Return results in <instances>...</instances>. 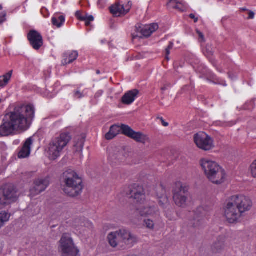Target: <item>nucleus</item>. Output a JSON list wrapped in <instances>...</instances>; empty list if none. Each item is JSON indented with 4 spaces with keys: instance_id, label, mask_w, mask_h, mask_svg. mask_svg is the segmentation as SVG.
I'll use <instances>...</instances> for the list:
<instances>
[{
    "instance_id": "obj_32",
    "label": "nucleus",
    "mask_w": 256,
    "mask_h": 256,
    "mask_svg": "<svg viewBox=\"0 0 256 256\" xmlns=\"http://www.w3.org/2000/svg\"><path fill=\"white\" fill-rule=\"evenodd\" d=\"M78 141L74 145L76 150L77 152H82L84 148V137H80L78 138Z\"/></svg>"
},
{
    "instance_id": "obj_30",
    "label": "nucleus",
    "mask_w": 256,
    "mask_h": 256,
    "mask_svg": "<svg viewBox=\"0 0 256 256\" xmlns=\"http://www.w3.org/2000/svg\"><path fill=\"white\" fill-rule=\"evenodd\" d=\"M10 216V214L6 211L0 212V230L9 220Z\"/></svg>"
},
{
    "instance_id": "obj_15",
    "label": "nucleus",
    "mask_w": 256,
    "mask_h": 256,
    "mask_svg": "<svg viewBox=\"0 0 256 256\" xmlns=\"http://www.w3.org/2000/svg\"><path fill=\"white\" fill-rule=\"evenodd\" d=\"M200 164L206 178L221 167L216 162L207 158L201 160Z\"/></svg>"
},
{
    "instance_id": "obj_55",
    "label": "nucleus",
    "mask_w": 256,
    "mask_h": 256,
    "mask_svg": "<svg viewBox=\"0 0 256 256\" xmlns=\"http://www.w3.org/2000/svg\"><path fill=\"white\" fill-rule=\"evenodd\" d=\"M104 41L103 40H102V43H104Z\"/></svg>"
},
{
    "instance_id": "obj_45",
    "label": "nucleus",
    "mask_w": 256,
    "mask_h": 256,
    "mask_svg": "<svg viewBox=\"0 0 256 256\" xmlns=\"http://www.w3.org/2000/svg\"><path fill=\"white\" fill-rule=\"evenodd\" d=\"M196 33L198 35L200 40L201 42H204V36L203 34L198 30H196Z\"/></svg>"
},
{
    "instance_id": "obj_43",
    "label": "nucleus",
    "mask_w": 256,
    "mask_h": 256,
    "mask_svg": "<svg viewBox=\"0 0 256 256\" xmlns=\"http://www.w3.org/2000/svg\"><path fill=\"white\" fill-rule=\"evenodd\" d=\"M84 13H82V12L80 11H77L76 12V16L77 18L78 19L81 20H84L83 18V16Z\"/></svg>"
},
{
    "instance_id": "obj_5",
    "label": "nucleus",
    "mask_w": 256,
    "mask_h": 256,
    "mask_svg": "<svg viewBox=\"0 0 256 256\" xmlns=\"http://www.w3.org/2000/svg\"><path fill=\"white\" fill-rule=\"evenodd\" d=\"M58 250L62 256H80V250L70 234H63L60 241Z\"/></svg>"
},
{
    "instance_id": "obj_46",
    "label": "nucleus",
    "mask_w": 256,
    "mask_h": 256,
    "mask_svg": "<svg viewBox=\"0 0 256 256\" xmlns=\"http://www.w3.org/2000/svg\"><path fill=\"white\" fill-rule=\"evenodd\" d=\"M254 13L252 11L248 10V17L246 18L248 20L254 19Z\"/></svg>"
},
{
    "instance_id": "obj_40",
    "label": "nucleus",
    "mask_w": 256,
    "mask_h": 256,
    "mask_svg": "<svg viewBox=\"0 0 256 256\" xmlns=\"http://www.w3.org/2000/svg\"><path fill=\"white\" fill-rule=\"evenodd\" d=\"M165 214L166 216L170 220H172L174 219V217L172 216V212L171 210H170L168 208V210H165Z\"/></svg>"
},
{
    "instance_id": "obj_11",
    "label": "nucleus",
    "mask_w": 256,
    "mask_h": 256,
    "mask_svg": "<svg viewBox=\"0 0 256 256\" xmlns=\"http://www.w3.org/2000/svg\"><path fill=\"white\" fill-rule=\"evenodd\" d=\"M118 231L122 246H126L130 248L138 242L136 236L132 234L130 230L122 228L118 230Z\"/></svg>"
},
{
    "instance_id": "obj_39",
    "label": "nucleus",
    "mask_w": 256,
    "mask_h": 256,
    "mask_svg": "<svg viewBox=\"0 0 256 256\" xmlns=\"http://www.w3.org/2000/svg\"><path fill=\"white\" fill-rule=\"evenodd\" d=\"M178 2L176 0H170L168 3V6L170 8L175 9L176 7L177 6Z\"/></svg>"
},
{
    "instance_id": "obj_37",
    "label": "nucleus",
    "mask_w": 256,
    "mask_h": 256,
    "mask_svg": "<svg viewBox=\"0 0 256 256\" xmlns=\"http://www.w3.org/2000/svg\"><path fill=\"white\" fill-rule=\"evenodd\" d=\"M74 96L75 98L80 99L84 96V91L80 92L79 90H75L74 92Z\"/></svg>"
},
{
    "instance_id": "obj_4",
    "label": "nucleus",
    "mask_w": 256,
    "mask_h": 256,
    "mask_svg": "<svg viewBox=\"0 0 256 256\" xmlns=\"http://www.w3.org/2000/svg\"><path fill=\"white\" fill-rule=\"evenodd\" d=\"M71 140L72 136L68 132L62 133L52 139L48 144L46 151L49 159L54 160L60 157Z\"/></svg>"
},
{
    "instance_id": "obj_13",
    "label": "nucleus",
    "mask_w": 256,
    "mask_h": 256,
    "mask_svg": "<svg viewBox=\"0 0 256 256\" xmlns=\"http://www.w3.org/2000/svg\"><path fill=\"white\" fill-rule=\"evenodd\" d=\"M50 182L48 178H39L34 182L33 186L30 189V195L33 197L45 190L49 186Z\"/></svg>"
},
{
    "instance_id": "obj_22",
    "label": "nucleus",
    "mask_w": 256,
    "mask_h": 256,
    "mask_svg": "<svg viewBox=\"0 0 256 256\" xmlns=\"http://www.w3.org/2000/svg\"><path fill=\"white\" fill-rule=\"evenodd\" d=\"M252 206V202L250 196L245 194L241 196V214L250 211Z\"/></svg>"
},
{
    "instance_id": "obj_47",
    "label": "nucleus",
    "mask_w": 256,
    "mask_h": 256,
    "mask_svg": "<svg viewBox=\"0 0 256 256\" xmlns=\"http://www.w3.org/2000/svg\"><path fill=\"white\" fill-rule=\"evenodd\" d=\"M190 18L194 20V22L198 21V18H196L194 14H190L189 16Z\"/></svg>"
},
{
    "instance_id": "obj_31",
    "label": "nucleus",
    "mask_w": 256,
    "mask_h": 256,
    "mask_svg": "<svg viewBox=\"0 0 256 256\" xmlns=\"http://www.w3.org/2000/svg\"><path fill=\"white\" fill-rule=\"evenodd\" d=\"M204 54L207 58L210 59V60L212 64L215 66V62L213 60L211 59V57L213 55V51L212 50V48L210 46H206L204 50Z\"/></svg>"
},
{
    "instance_id": "obj_27",
    "label": "nucleus",
    "mask_w": 256,
    "mask_h": 256,
    "mask_svg": "<svg viewBox=\"0 0 256 256\" xmlns=\"http://www.w3.org/2000/svg\"><path fill=\"white\" fill-rule=\"evenodd\" d=\"M120 132V126L118 125L112 126L109 132L105 135L106 140H110L116 137Z\"/></svg>"
},
{
    "instance_id": "obj_10",
    "label": "nucleus",
    "mask_w": 256,
    "mask_h": 256,
    "mask_svg": "<svg viewBox=\"0 0 256 256\" xmlns=\"http://www.w3.org/2000/svg\"><path fill=\"white\" fill-rule=\"evenodd\" d=\"M120 126V131L123 134L134 140L136 142L145 144L149 142V138L146 135L142 132L134 131L128 126L122 124Z\"/></svg>"
},
{
    "instance_id": "obj_28",
    "label": "nucleus",
    "mask_w": 256,
    "mask_h": 256,
    "mask_svg": "<svg viewBox=\"0 0 256 256\" xmlns=\"http://www.w3.org/2000/svg\"><path fill=\"white\" fill-rule=\"evenodd\" d=\"M12 70H10L5 74L0 76V87L5 86L11 78Z\"/></svg>"
},
{
    "instance_id": "obj_42",
    "label": "nucleus",
    "mask_w": 256,
    "mask_h": 256,
    "mask_svg": "<svg viewBox=\"0 0 256 256\" xmlns=\"http://www.w3.org/2000/svg\"><path fill=\"white\" fill-rule=\"evenodd\" d=\"M6 12L0 13V24L6 20Z\"/></svg>"
},
{
    "instance_id": "obj_7",
    "label": "nucleus",
    "mask_w": 256,
    "mask_h": 256,
    "mask_svg": "<svg viewBox=\"0 0 256 256\" xmlns=\"http://www.w3.org/2000/svg\"><path fill=\"white\" fill-rule=\"evenodd\" d=\"M172 194L174 201L177 206L186 207L189 195L187 186H183L180 182H176L172 190Z\"/></svg>"
},
{
    "instance_id": "obj_19",
    "label": "nucleus",
    "mask_w": 256,
    "mask_h": 256,
    "mask_svg": "<svg viewBox=\"0 0 256 256\" xmlns=\"http://www.w3.org/2000/svg\"><path fill=\"white\" fill-rule=\"evenodd\" d=\"M225 242L226 237L223 236H219L212 246V252L214 254L221 252L226 247Z\"/></svg>"
},
{
    "instance_id": "obj_36",
    "label": "nucleus",
    "mask_w": 256,
    "mask_h": 256,
    "mask_svg": "<svg viewBox=\"0 0 256 256\" xmlns=\"http://www.w3.org/2000/svg\"><path fill=\"white\" fill-rule=\"evenodd\" d=\"M197 70L199 72L202 73L203 75H206L210 73L209 70L206 67L204 66L202 64L200 65V68H198Z\"/></svg>"
},
{
    "instance_id": "obj_29",
    "label": "nucleus",
    "mask_w": 256,
    "mask_h": 256,
    "mask_svg": "<svg viewBox=\"0 0 256 256\" xmlns=\"http://www.w3.org/2000/svg\"><path fill=\"white\" fill-rule=\"evenodd\" d=\"M86 224H87L88 226H92V224L89 222L88 221L84 222H82L80 220H76L73 226L77 231L80 230V232H81V231L84 230L83 228V227L86 226Z\"/></svg>"
},
{
    "instance_id": "obj_49",
    "label": "nucleus",
    "mask_w": 256,
    "mask_h": 256,
    "mask_svg": "<svg viewBox=\"0 0 256 256\" xmlns=\"http://www.w3.org/2000/svg\"><path fill=\"white\" fill-rule=\"evenodd\" d=\"M160 120L162 122V124L164 126H168V123L167 122H166L164 118H160Z\"/></svg>"
},
{
    "instance_id": "obj_50",
    "label": "nucleus",
    "mask_w": 256,
    "mask_h": 256,
    "mask_svg": "<svg viewBox=\"0 0 256 256\" xmlns=\"http://www.w3.org/2000/svg\"><path fill=\"white\" fill-rule=\"evenodd\" d=\"M90 16V15H88L87 14L84 13L83 16H84L83 18H84V20H82L81 21H84V20H88V18H89Z\"/></svg>"
},
{
    "instance_id": "obj_54",
    "label": "nucleus",
    "mask_w": 256,
    "mask_h": 256,
    "mask_svg": "<svg viewBox=\"0 0 256 256\" xmlns=\"http://www.w3.org/2000/svg\"><path fill=\"white\" fill-rule=\"evenodd\" d=\"M2 4H0V10H2Z\"/></svg>"
},
{
    "instance_id": "obj_34",
    "label": "nucleus",
    "mask_w": 256,
    "mask_h": 256,
    "mask_svg": "<svg viewBox=\"0 0 256 256\" xmlns=\"http://www.w3.org/2000/svg\"><path fill=\"white\" fill-rule=\"evenodd\" d=\"M144 226L150 230H154V222L150 219H146L144 221Z\"/></svg>"
},
{
    "instance_id": "obj_16",
    "label": "nucleus",
    "mask_w": 256,
    "mask_h": 256,
    "mask_svg": "<svg viewBox=\"0 0 256 256\" xmlns=\"http://www.w3.org/2000/svg\"><path fill=\"white\" fill-rule=\"evenodd\" d=\"M226 176L225 170L221 166L210 175L208 176L207 178L212 184L219 185L225 182Z\"/></svg>"
},
{
    "instance_id": "obj_56",
    "label": "nucleus",
    "mask_w": 256,
    "mask_h": 256,
    "mask_svg": "<svg viewBox=\"0 0 256 256\" xmlns=\"http://www.w3.org/2000/svg\"><path fill=\"white\" fill-rule=\"evenodd\" d=\"M2 100L1 98H0V103L2 102Z\"/></svg>"
},
{
    "instance_id": "obj_1",
    "label": "nucleus",
    "mask_w": 256,
    "mask_h": 256,
    "mask_svg": "<svg viewBox=\"0 0 256 256\" xmlns=\"http://www.w3.org/2000/svg\"><path fill=\"white\" fill-rule=\"evenodd\" d=\"M34 117V108L32 104L15 109L6 114L0 126V138L12 134L14 132L27 130L30 126L29 120Z\"/></svg>"
},
{
    "instance_id": "obj_44",
    "label": "nucleus",
    "mask_w": 256,
    "mask_h": 256,
    "mask_svg": "<svg viewBox=\"0 0 256 256\" xmlns=\"http://www.w3.org/2000/svg\"><path fill=\"white\" fill-rule=\"evenodd\" d=\"M94 16H90L89 18H88V20L84 21L85 22L86 26H90V22L94 21Z\"/></svg>"
},
{
    "instance_id": "obj_9",
    "label": "nucleus",
    "mask_w": 256,
    "mask_h": 256,
    "mask_svg": "<svg viewBox=\"0 0 256 256\" xmlns=\"http://www.w3.org/2000/svg\"><path fill=\"white\" fill-rule=\"evenodd\" d=\"M194 142L196 146L204 151H208L214 148V140L212 138L204 132L194 134Z\"/></svg>"
},
{
    "instance_id": "obj_23",
    "label": "nucleus",
    "mask_w": 256,
    "mask_h": 256,
    "mask_svg": "<svg viewBox=\"0 0 256 256\" xmlns=\"http://www.w3.org/2000/svg\"><path fill=\"white\" fill-rule=\"evenodd\" d=\"M107 239L110 246L116 248L118 246H122L119 231L111 232L107 236Z\"/></svg>"
},
{
    "instance_id": "obj_21",
    "label": "nucleus",
    "mask_w": 256,
    "mask_h": 256,
    "mask_svg": "<svg viewBox=\"0 0 256 256\" xmlns=\"http://www.w3.org/2000/svg\"><path fill=\"white\" fill-rule=\"evenodd\" d=\"M139 91L136 89H134L126 92L122 98V102L125 104H132L138 97Z\"/></svg>"
},
{
    "instance_id": "obj_26",
    "label": "nucleus",
    "mask_w": 256,
    "mask_h": 256,
    "mask_svg": "<svg viewBox=\"0 0 256 256\" xmlns=\"http://www.w3.org/2000/svg\"><path fill=\"white\" fill-rule=\"evenodd\" d=\"M65 20L66 18L64 15L56 14L52 18V23L54 26L60 28L64 25Z\"/></svg>"
},
{
    "instance_id": "obj_51",
    "label": "nucleus",
    "mask_w": 256,
    "mask_h": 256,
    "mask_svg": "<svg viewBox=\"0 0 256 256\" xmlns=\"http://www.w3.org/2000/svg\"><path fill=\"white\" fill-rule=\"evenodd\" d=\"M96 74H100V70H97L96 71Z\"/></svg>"
},
{
    "instance_id": "obj_18",
    "label": "nucleus",
    "mask_w": 256,
    "mask_h": 256,
    "mask_svg": "<svg viewBox=\"0 0 256 256\" xmlns=\"http://www.w3.org/2000/svg\"><path fill=\"white\" fill-rule=\"evenodd\" d=\"M33 139L32 137L27 138L22 147L20 150L18 154V158H24L28 157L31 152V147L33 144Z\"/></svg>"
},
{
    "instance_id": "obj_35",
    "label": "nucleus",
    "mask_w": 256,
    "mask_h": 256,
    "mask_svg": "<svg viewBox=\"0 0 256 256\" xmlns=\"http://www.w3.org/2000/svg\"><path fill=\"white\" fill-rule=\"evenodd\" d=\"M250 170L252 176L256 179V160L250 164Z\"/></svg>"
},
{
    "instance_id": "obj_52",
    "label": "nucleus",
    "mask_w": 256,
    "mask_h": 256,
    "mask_svg": "<svg viewBox=\"0 0 256 256\" xmlns=\"http://www.w3.org/2000/svg\"><path fill=\"white\" fill-rule=\"evenodd\" d=\"M98 94H99L102 95V90L99 91V92H98Z\"/></svg>"
},
{
    "instance_id": "obj_12",
    "label": "nucleus",
    "mask_w": 256,
    "mask_h": 256,
    "mask_svg": "<svg viewBox=\"0 0 256 256\" xmlns=\"http://www.w3.org/2000/svg\"><path fill=\"white\" fill-rule=\"evenodd\" d=\"M132 4L130 1H128L126 4L116 3L110 8V12L115 16H124L129 12Z\"/></svg>"
},
{
    "instance_id": "obj_33",
    "label": "nucleus",
    "mask_w": 256,
    "mask_h": 256,
    "mask_svg": "<svg viewBox=\"0 0 256 256\" xmlns=\"http://www.w3.org/2000/svg\"><path fill=\"white\" fill-rule=\"evenodd\" d=\"M174 46V44L172 42H170L168 45L167 48H166L165 53H166V58L168 60H170V58L168 56L170 53V50L173 48Z\"/></svg>"
},
{
    "instance_id": "obj_41",
    "label": "nucleus",
    "mask_w": 256,
    "mask_h": 256,
    "mask_svg": "<svg viewBox=\"0 0 256 256\" xmlns=\"http://www.w3.org/2000/svg\"><path fill=\"white\" fill-rule=\"evenodd\" d=\"M106 0H98V6L100 8H103L106 6Z\"/></svg>"
},
{
    "instance_id": "obj_48",
    "label": "nucleus",
    "mask_w": 256,
    "mask_h": 256,
    "mask_svg": "<svg viewBox=\"0 0 256 256\" xmlns=\"http://www.w3.org/2000/svg\"><path fill=\"white\" fill-rule=\"evenodd\" d=\"M119 156H120V154H116L115 155L114 154L110 156V158L112 159V160H116Z\"/></svg>"
},
{
    "instance_id": "obj_6",
    "label": "nucleus",
    "mask_w": 256,
    "mask_h": 256,
    "mask_svg": "<svg viewBox=\"0 0 256 256\" xmlns=\"http://www.w3.org/2000/svg\"><path fill=\"white\" fill-rule=\"evenodd\" d=\"M238 200V196H232L224 209V215L229 223L236 222L240 217V203Z\"/></svg>"
},
{
    "instance_id": "obj_14",
    "label": "nucleus",
    "mask_w": 256,
    "mask_h": 256,
    "mask_svg": "<svg viewBox=\"0 0 256 256\" xmlns=\"http://www.w3.org/2000/svg\"><path fill=\"white\" fill-rule=\"evenodd\" d=\"M28 40L35 50H38L43 45L42 36L38 32L31 30L28 34Z\"/></svg>"
},
{
    "instance_id": "obj_20",
    "label": "nucleus",
    "mask_w": 256,
    "mask_h": 256,
    "mask_svg": "<svg viewBox=\"0 0 256 256\" xmlns=\"http://www.w3.org/2000/svg\"><path fill=\"white\" fill-rule=\"evenodd\" d=\"M157 190L160 192V193L157 194L159 204L166 209L170 205L168 196L166 195V190L160 184V186L158 188Z\"/></svg>"
},
{
    "instance_id": "obj_25",
    "label": "nucleus",
    "mask_w": 256,
    "mask_h": 256,
    "mask_svg": "<svg viewBox=\"0 0 256 256\" xmlns=\"http://www.w3.org/2000/svg\"><path fill=\"white\" fill-rule=\"evenodd\" d=\"M158 28V26L156 24L145 25L142 28L141 33L144 36L149 37L154 32L156 31Z\"/></svg>"
},
{
    "instance_id": "obj_17",
    "label": "nucleus",
    "mask_w": 256,
    "mask_h": 256,
    "mask_svg": "<svg viewBox=\"0 0 256 256\" xmlns=\"http://www.w3.org/2000/svg\"><path fill=\"white\" fill-rule=\"evenodd\" d=\"M194 216L192 224L194 228H199L204 223V217L206 214V210L202 206L198 207L194 211Z\"/></svg>"
},
{
    "instance_id": "obj_38",
    "label": "nucleus",
    "mask_w": 256,
    "mask_h": 256,
    "mask_svg": "<svg viewBox=\"0 0 256 256\" xmlns=\"http://www.w3.org/2000/svg\"><path fill=\"white\" fill-rule=\"evenodd\" d=\"M176 6H177L176 7L175 9L180 12H184L186 8V5L182 2H178Z\"/></svg>"
},
{
    "instance_id": "obj_24",
    "label": "nucleus",
    "mask_w": 256,
    "mask_h": 256,
    "mask_svg": "<svg viewBox=\"0 0 256 256\" xmlns=\"http://www.w3.org/2000/svg\"><path fill=\"white\" fill-rule=\"evenodd\" d=\"M78 54L77 51H70L64 52L62 56V64L64 66L72 63L78 57Z\"/></svg>"
},
{
    "instance_id": "obj_8",
    "label": "nucleus",
    "mask_w": 256,
    "mask_h": 256,
    "mask_svg": "<svg viewBox=\"0 0 256 256\" xmlns=\"http://www.w3.org/2000/svg\"><path fill=\"white\" fill-rule=\"evenodd\" d=\"M18 199L16 191L12 184H6L0 188V204L5 206Z\"/></svg>"
},
{
    "instance_id": "obj_53",
    "label": "nucleus",
    "mask_w": 256,
    "mask_h": 256,
    "mask_svg": "<svg viewBox=\"0 0 256 256\" xmlns=\"http://www.w3.org/2000/svg\"><path fill=\"white\" fill-rule=\"evenodd\" d=\"M246 8H241V11H246Z\"/></svg>"
},
{
    "instance_id": "obj_3",
    "label": "nucleus",
    "mask_w": 256,
    "mask_h": 256,
    "mask_svg": "<svg viewBox=\"0 0 256 256\" xmlns=\"http://www.w3.org/2000/svg\"><path fill=\"white\" fill-rule=\"evenodd\" d=\"M64 184L63 190L68 196L76 197L82 190V180L74 171L69 170L64 172L62 176Z\"/></svg>"
},
{
    "instance_id": "obj_2",
    "label": "nucleus",
    "mask_w": 256,
    "mask_h": 256,
    "mask_svg": "<svg viewBox=\"0 0 256 256\" xmlns=\"http://www.w3.org/2000/svg\"><path fill=\"white\" fill-rule=\"evenodd\" d=\"M131 197L136 200L139 206H136V210L142 216H154L158 213V208L148 202H145V192L144 188L138 185L134 184L130 190Z\"/></svg>"
}]
</instances>
